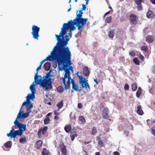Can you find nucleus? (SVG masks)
Masks as SVG:
<instances>
[{"mask_svg": "<svg viewBox=\"0 0 155 155\" xmlns=\"http://www.w3.org/2000/svg\"><path fill=\"white\" fill-rule=\"evenodd\" d=\"M78 23L72 20L69 21L68 23H64L63 27L61 29V31L59 35H58V37L63 38L64 39V35L67 33V30L70 29L71 31H73L76 29V27L74 25H76L78 27Z\"/></svg>", "mask_w": 155, "mask_h": 155, "instance_id": "3", "label": "nucleus"}, {"mask_svg": "<svg viewBox=\"0 0 155 155\" xmlns=\"http://www.w3.org/2000/svg\"><path fill=\"white\" fill-rule=\"evenodd\" d=\"M57 46H55L53 51L51 52V55L48 56L45 59L47 61H52L56 60L58 63V57L57 54L56 50Z\"/></svg>", "mask_w": 155, "mask_h": 155, "instance_id": "8", "label": "nucleus"}, {"mask_svg": "<svg viewBox=\"0 0 155 155\" xmlns=\"http://www.w3.org/2000/svg\"><path fill=\"white\" fill-rule=\"evenodd\" d=\"M82 106L81 103H78V107L79 108H81L82 107Z\"/></svg>", "mask_w": 155, "mask_h": 155, "instance_id": "50", "label": "nucleus"}, {"mask_svg": "<svg viewBox=\"0 0 155 155\" xmlns=\"http://www.w3.org/2000/svg\"><path fill=\"white\" fill-rule=\"evenodd\" d=\"M98 143L99 145H100L101 146L103 147V143L102 140H99L98 141Z\"/></svg>", "mask_w": 155, "mask_h": 155, "instance_id": "44", "label": "nucleus"}, {"mask_svg": "<svg viewBox=\"0 0 155 155\" xmlns=\"http://www.w3.org/2000/svg\"><path fill=\"white\" fill-rule=\"evenodd\" d=\"M26 141V139L25 137H22L19 140V142L21 143H23L24 142H25Z\"/></svg>", "mask_w": 155, "mask_h": 155, "instance_id": "34", "label": "nucleus"}, {"mask_svg": "<svg viewBox=\"0 0 155 155\" xmlns=\"http://www.w3.org/2000/svg\"><path fill=\"white\" fill-rule=\"evenodd\" d=\"M95 155H100V153L99 152H96Z\"/></svg>", "mask_w": 155, "mask_h": 155, "instance_id": "64", "label": "nucleus"}, {"mask_svg": "<svg viewBox=\"0 0 155 155\" xmlns=\"http://www.w3.org/2000/svg\"><path fill=\"white\" fill-rule=\"evenodd\" d=\"M57 91L58 92L61 93L63 91V88L60 86L58 87L57 89Z\"/></svg>", "mask_w": 155, "mask_h": 155, "instance_id": "38", "label": "nucleus"}, {"mask_svg": "<svg viewBox=\"0 0 155 155\" xmlns=\"http://www.w3.org/2000/svg\"><path fill=\"white\" fill-rule=\"evenodd\" d=\"M43 143V142L41 140H39L37 141L35 143V147L37 149L40 148L42 146V145Z\"/></svg>", "mask_w": 155, "mask_h": 155, "instance_id": "19", "label": "nucleus"}, {"mask_svg": "<svg viewBox=\"0 0 155 155\" xmlns=\"http://www.w3.org/2000/svg\"><path fill=\"white\" fill-rule=\"evenodd\" d=\"M94 81L96 83V84H99L98 82L97 81V80L96 79H94Z\"/></svg>", "mask_w": 155, "mask_h": 155, "instance_id": "58", "label": "nucleus"}, {"mask_svg": "<svg viewBox=\"0 0 155 155\" xmlns=\"http://www.w3.org/2000/svg\"><path fill=\"white\" fill-rule=\"evenodd\" d=\"M48 150H47L46 148H44L42 152V155H48L49 153Z\"/></svg>", "mask_w": 155, "mask_h": 155, "instance_id": "28", "label": "nucleus"}, {"mask_svg": "<svg viewBox=\"0 0 155 155\" xmlns=\"http://www.w3.org/2000/svg\"><path fill=\"white\" fill-rule=\"evenodd\" d=\"M78 76L79 78V82L80 84H81L82 88L85 87L87 90L89 89L90 86L87 82V80H86L85 78L82 76H79L78 74Z\"/></svg>", "mask_w": 155, "mask_h": 155, "instance_id": "9", "label": "nucleus"}, {"mask_svg": "<svg viewBox=\"0 0 155 155\" xmlns=\"http://www.w3.org/2000/svg\"><path fill=\"white\" fill-rule=\"evenodd\" d=\"M65 72L64 77V78H61L62 81L64 83L65 89L67 90L70 88V80L71 79L70 77V72L69 69L68 68L63 69Z\"/></svg>", "mask_w": 155, "mask_h": 155, "instance_id": "5", "label": "nucleus"}, {"mask_svg": "<svg viewBox=\"0 0 155 155\" xmlns=\"http://www.w3.org/2000/svg\"><path fill=\"white\" fill-rule=\"evenodd\" d=\"M133 61L135 63L136 65H139L140 64V61L138 60V58H134L133 60Z\"/></svg>", "mask_w": 155, "mask_h": 155, "instance_id": "35", "label": "nucleus"}, {"mask_svg": "<svg viewBox=\"0 0 155 155\" xmlns=\"http://www.w3.org/2000/svg\"><path fill=\"white\" fill-rule=\"evenodd\" d=\"M71 140L72 141L74 140V138H75V136L74 135H72L71 136Z\"/></svg>", "mask_w": 155, "mask_h": 155, "instance_id": "52", "label": "nucleus"}, {"mask_svg": "<svg viewBox=\"0 0 155 155\" xmlns=\"http://www.w3.org/2000/svg\"><path fill=\"white\" fill-rule=\"evenodd\" d=\"M83 155H88L87 152L85 150H84L83 152Z\"/></svg>", "mask_w": 155, "mask_h": 155, "instance_id": "49", "label": "nucleus"}, {"mask_svg": "<svg viewBox=\"0 0 155 155\" xmlns=\"http://www.w3.org/2000/svg\"><path fill=\"white\" fill-rule=\"evenodd\" d=\"M82 11L83 10H79V14L82 15L83 13V12H82Z\"/></svg>", "mask_w": 155, "mask_h": 155, "instance_id": "61", "label": "nucleus"}, {"mask_svg": "<svg viewBox=\"0 0 155 155\" xmlns=\"http://www.w3.org/2000/svg\"><path fill=\"white\" fill-rule=\"evenodd\" d=\"M5 146L7 148H10L12 146L11 141H8L4 144Z\"/></svg>", "mask_w": 155, "mask_h": 155, "instance_id": "26", "label": "nucleus"}, {"mask_svg": "<svg viewBox=\"0 0 155 155\" xmlns=\"http://www.w3.org/2000/svg\"><path fill=\"white\" fill-rule=\"evenodd\" d=\"M140 58L141 60H143L144 58L143 56L142 55H140Z\"/></svg>", "mask_w": 155, "mask_h": 155, "instance_id": "55", "label": "nucleus"}, {"mask_svg": "<svg viewBox=\"0 0 155 155\" xmlns=\"http://www.w3.org/2000/svg\"><path fill=\"white\" fill-rule=\"evenodd\" d=\"M7 136L8 137L13 138L14 139V140L17 136H19L21 137L18 131L17 130H15L14 129H12L10 131L9 133L7 134Z\"/></svg>", "mask_w": 155, "mask_h": 155, "instance_id": "11", "label": "nucleus"}, {"mask_svg": "<svg viewBox=\"0 0 155 155\" xmlns=\"http://www.w3.org/2000/svg\"><path fill=\"white\" fill-rule=\"evenodd\" d=\"M110 13V11H108L106 13H105L104 15V16L105 17L106 15H107V14H109Z\"/></svg>", "mask_w": 155, "mask_h": 155, "instance_id": "62", "label": "nucleus"}, {"mask_svg": "<svg viewBox=\"0 0 155 155\" xmlns=\"http://www.w3.org/2000/svg\"><path fill=\"white\" fill-rule=\"evenodd\" d=\"M69 34L70 36L71 37L72 35V31H71V30H70V31H69Z\"/></svg>", "mask_w": 155, "mask_h": 155, "instance_id": "57", "label": "nucleus"}, {"mask_svg": "<svg viewBox=\"0 0 155 155\" xmlns=\"http://www.w3.org/2000/svg\"><path fill=\"white\" fill-rule=\"evenodd\" d=\"M114 155H120V153L117 151H115L113 153Z\"/></svg>", "mask_w": 155, "mask_h": 155, "instance_id": "51", "label": "nucleus"}, {"mask_svg": "<svg viewBox=\"0 0 155 155\" xmlns=\"http://www.w3.org/2000/svg\"><path fill=\"white\" fill-rule=\"evenodd\" d=\"M60 147H61V150L62 153L66 155L67 154V152L66 147L64 144H63L62 145L60 146Z\"/></svg>", "mask_w": 155, "mask_h": 155, "instance_id": "18", "label": "nucleus"}, {"mask_svg": "<svg viewBox=\"0 0 155 155\" xmlns=\"http://www.w3.org/2000/svg\"><path fill=\"white\" fill-rule=\"evenodd\" d=\"M97 132V128L95 127H93L91 129V133L93 135H95Z\"/></svg>", "mask_w": 155, "mask_h": 155, "instance_id": "25", "label": "nucleus"}, {"mask_svg": "<svg viewBox=\"0 0 155 155\" xmlns=\"http://www.w3.org/2000/svg\"><path fill=\"white\" fill-rule=\"evenodd\" d=\"M71 126L70 124L66 125L64 127L65 131L67 133H69L71 130Z\"/></svg>", "mask_w": 155, "mask_h": 155, "instance_id": "21", "label": "nucleus"}, {"mask_svg": "<svg viewBox=\"0 0 155 155\" xmlns=\"http://www.w3.org/2000/svg\"><path fill=\"white\" fill-rule=\"evenodd\" d=\"M154 37L152 35H147L146 37V41L149 43H152L154 40Z\"/></svg>", "mask_w": 155, "mask_h": 155, "instance_id": "17", "label": "nucleus"}, {"mask_svg": "<svg viewBox=\"0 0 155 155\" xmlns=\"http://www.w3.org/2000/svg\"><path fill=\"white\" fill-rule=\"evenodd\" d=\"M79 119V120L83 123H84L86 121L85 118L83 116H80Z\"/></svg>", "mask_w": 155, "mask_h": 155, "instance_id": "36", "label": "nucleus"}, {"mask_svg": "<svg viewBox=\"0 0 155 155\" xmlns=\"http://www.w3.org/2000/svg\"><path fill=\"white\" fill-rule=\"evenodd\" d=\"M147 17L149 18H151L154 17V15L153 12L151 11H149L147 13Z\"/></svg>", "mask_w": 155, "mask_h": 155, "instance_id": "23", "label": "nucleus"}, {"mask_svg": "<svg viewBox=\"0 0 155 155\" xmlns=\"http://www.w3.org/2000/svg\"><path fill=\"white\" fill-rule=\"evenodd\" d=\"M63 106V100H62L59 103H58L57 104V106L58 108V110L61 108Z\"/></svg>", "mask_w": 155, "mask_h": 155, "instance_id": "24", "label": "nucleus"}, {"mask_svg": "<svg viewBox=\"0 0 155 155\" xmlns=\"http://www.w3.org/2000/svg\"><path fill=\"white\" fill-rule=\"evenodd\" d=\"M80 14H78L76 15V18L73 21L78 23V32L81 33L82 31L83 27L86 24L88 19L87 18H80Z\"/></svg>", "mask_w": 155, "mask_h": 155, "instance_id": "6", "label": "nucleus"}, {"mask_svg": "<svg viewBox=\"0 0 155 155\" xmlns=\"http://www.w3.org/2000/svg\"><path fill=\"white\" fill-rule=\"evenodd\" d=\"M135 51H132L129 53V55L131 56H134L135 55Z\"/></svg>", "mask_w": 155, "mask_h": 155, "instance_id": "41", "label": "nucleus"}, {"mask_svg": "<svg viewBox=\"0 0 155 155\" xmlns=\"http://www.w3.org/2000/svg\"><path fill=\"white\" fill-rule=\"evenodd\" d=\"M132 89L133 91H135L137 89V84L136 83H134L132 84Z\"/></svg>", "mask_w": 155, "mask_h": 155, "instance_id": "33", "label": "nucleus"}, {"mask_svg": "<svg viewBox=\"0 0 155 155\" xmlns=\"http://www.w3.org/2000/svg\"><path fill=\"white\" fill-rule=\"evenodd\" d=\"M21 108L20 109L18 115H17V117L16 120H17V119L18 118H22L23 114H22V112H21Z\"/></svg>", "mask_w": 155, "mask_h": 155, "instance_id": "31", "label": "nucleus"}, {"mask_svg": "<svg viewBox=\"0 0 155 155\" xmlns=\"http://www.w3.org/2000/svg\"><path fill=\"white\" fill-rule=\"evenodd\" d=\"M141 91L137 90V92L136 94V96L137 97H138V98L139 97H140V95L141 94Z\"/></svg>", "mask_w": 155, "mask_h": 155, "instance_id": "40", "label": "nucleus"}, {"mask_svg": "<svg viewBox=\"0 0 155 155\" xmlns=\"http://www.w3.org/2000/svg\"><path fill=\"white\" fill-rule=\"evenodd\" d=\"M103 116L104 118L106 119L108 118L109 115L108 113L104 112H103Z\"/></svg>", "mask_w": 155, "mask_h": 155, "instance_id": "39", "label": "nucleus"}, {"mask_svg": "<svg viewBox=\"0 0 155 155\" xmlns=\"http://www.w3.org/2000/svg\"><path fill=\"white\" fill-rule=\"evenodd\" d=\"M129 86L126 83L125 84L124 87V89L126 90H128L129 89Z\"/></svg>", "mask_w": 155, "mask_h": 155, "instance_id": "42", "label": "nucleus"}, {"mask_svg": "<svg viewBox=\"0 0 155 155\" xmlns=\"http://www.w3.org/2000/svg\"><path fill=\"white\" fill-rule=\"evenodd\" d=\"M82 10H85L86 9V7L85 6V5L84 4H83L82 5Z\"/></svg>", "mask_w": 155, "mask_h": 155, "instance_id": "48", "label": "nucleus"}, {"mask_svg": "<svg viewBox=\"0 0 155 155\" xmlns=\"http://www.w3.org/2000/svg\"><path fill=\"white\" fill-rule=\"evenodd\" d=\"M14 123L15 127L19 129V130H17L22 137L23 135V132L25 131L26 130V125L20 123L17 120H15Z\"/></svg>", "mask_w": 155, "mask_h": 155, "instance_id": "7", "label": "nucleus"}, {"mask_svg": "<svg viewBox=\"0 0 155 155\" xmlns=\"http://www.w3.org/2000/svg\"><path fill=\"white\" fill-rule=\"evenodd\" d=\"M51 76L50 72H49L46 76H43L42 79L41 75H37V72L35 74V82H34L31 85L33 84L35 86L36 84H40L43 87L44 91L51 90L52 87V79L50 78Z\"/></svg>", "mask_w": 155, "mask_h": 155, "instance_id": "2", "label": "nucleus"}, {"mask_svg": "<svg viewBox=\"0 0 155 155\" xmlns=\"http://www.w3.org/2000/svg\"><path fill=\"white\" fill-rule=\"evenodd\" d=\"M141 50L145 52H148V50L147 47L145 45H143L141 47Z\"/></svg>", "mask_w": 155, "mask_h": 155, "instance_id": "29", "label": "nucleus"}, {"mask_svg": "<svg viewBox=\"0 0 155 155\" xmlns=\"http://www.w3.org/2000/svg\"><path fill=\"white\" fill-rule=\"evenodd\" d=\"M40 28L35 25L32 26V32L31 34L33 35V37L35 39L38 40V38L39 36V32Z\"/></svg>", "mask_w": 155, "mask_h": 155, "instance_id": "10", "label": "nucleus"}, {"mask_svg": "<svg viewBox=\"0 0 155 155\" xmlns=\"http://www.w3.org/2000/svg\"><path fill=\"white\" fill-rule=\"evenodd\" d=\"M114 36V32L113 31H110L109 33V36L110 38H113Z\"/></svg>", "mask_w": 155, "mask_h": 155, "instance_id": "37", "label": "nucleus"}, {"mask_svg": "<svg viewBox=\"0 0 155 155\" xmlns=\"http://www.w3.org/2000/svg\"><path fill=\"white\" fill-rule=\"evenodd\" d=\"M152 132L153 134L155 136V126L153 127V128L152 129Z\"/></svg>", "mask_w": 155, "mask_h": 155, "instance_id": "47", "label": "nucleus"}, {"mask_svg": "<svg viewBox=\"0 0 155 155\" xmlns=\"http://www.w3.org/2000/svg\"><path fill=\"white\" fill-rule=\"evenodd\" d=\"M90 73V71L88 68L87 66L84 67L83 71V73L85 77L88 76L89 75Z\"/></svg>", "mask_w": 155, "mask_h": 155, "instance_id": "16", "label": "nucleus"}, {"mask_svg": "<svg viewBox=\"0 0 155 155\" xmlns=\"http://www.w3.org/2000/svg\"><path fill=\"white\" fill-rule=\"evenodd\" d=\"M50 121V120L48 117H46L44 120V123L45 124H49Z\"/></svg>", "mask_w": 155, "mask_h": 155, "instance_id": "30", "label": "nucleus"}, {"mask_svg": "<svg viewBox=\"0 0 155 155\" xmlns=\"http://www.w3.org/2000/svg\"><path fill=\"white\" fill-rule=\"evenodd\" d=\"M69 66L70 65H68V68L69 67ZM68 69H69V70H71V71H73V68L71 66H70L69 67V68H68Z\"/></svg>", "mask_w": 155, "mask_h": 155, "instance_id": "56", "label": "nucleus"}, {"mask_svg": "<svg viewBox=\"0 0 155 155\" xmlns=\"http://www.w3.org/2000/svg\"><path fill=\"white\" fill-rule=\"evenodd\" d=\"M150 1L153 4L155 5V0H150Z\"/></svg>", "mask_w": 155, "mask_h": 155, "instance_id": "59", "label": "nucleus"}, {"mask_svg": "<svg viewBox=\"0 0 155 155\" xmlns=\"http://www.w3.org/2000/svg\"><path fill=\"white\" fill-rule=\"evenodd\" d=\"M54 114L55 116H58L59 113L58 112L57 110H55L54 111Z\"/></svg>", "mask_w": 155, "mask_h": 155, "instance_id": "46", "label": "nucleus"}, {"mask_svg": "<svg viewBox=\"0 0 155 155\" xmlns=\"http://www.w3.org/2000/svg\"><path fill=\"white\" fill-rule=\"evenodd\" d=\"M91 142V141H88L87 142H86V141H85L84 142V143L85 144H88V143H90Z\"/></svg>", "mask_w": 155, "mask_h": 155, "instance_id": "63", "label": "nucleus"}, {"mask_svg": "<svg viewBox=\"0 0 155 155\" xmlns=\"http://www.w3.org/2000/svg\"><path fill=\"white\" fill-rule=\"evenodd\" d=\"M112 19V16H110L109 17H107L105 19V22L106 23H109L111 22Z\"/></svg>", "mask_w": 155, "mask_h": 155, "instance_id": "27", "label": "nucleus"}, {"mask_svg": "<svg viewBox=\"0 0 155 155\" xmlns=\"http://www.w3.org/2000/svg\"><path fill=\"white\" fill-rule=\"evenodd\" d=\"M55 36L58 41L55 46H57L58 64L59 70L62 71L63 69L68 68V65H71L72 64L71 52L68 47H65L69 39H66L65 41L64 39L58 37V35L56 34Z\"/></svg>", "mask_w": 155, "mask_h": 155, "instance_id": "1", "label": "nucleus"}, {"mask_svg": "<svg viewBox=\"0 0 155 155\" xmlns=\"http://www.w3.org/2000/svg\"><path fill=\"white\" fill-rule=\"evenodd\" d=\"M130 19L131 22L134 24H137L138 18L137 15L134 14H131L130 16Z\"/></svg>", "mask_w": 155, "mask_h": 155, "instance_id": "13", "label": "nucleus"}, {"mask_svg": "<svg viewBox=\"0 0 155 155\" xmlns=\"http://www.w3.org/2000/svg\"><path fill=\"white\" fill-rule=\"evenodd\" d=\"M137 113L140 115H142L143 114V112L141 106L140 105H139L137 107Z\"/></svg>", "mask_w": 155, "mask_h": 155, "instance_id": "20", "label": "nucleus"}, {"mask_svg": "<svg viewBox=\"0 0 155 155\" xmlns=\"http://www.w3.org/2000/svg\"><path fill=\"white\" fill-rule=\"evenodd\" d=\"M41 65H40L36 69V71H37L38 72V71L40 69H41Z\"/></svg>", "mask_w": 155, "mask_h": 155, "instance_id": "54", "label": "nucleus"}, {"mask_svg": "<svg viewBox=\"0 0 155 155\" xmlns=\"http://www.w3.org/2000/svg\"><path fill=\"white\" fill-rule=\"evenodd\" d=\"M47 61L46 59H45L43 60L41 62H40V65H41V66L44 63L45 61Z\"/></svg>", "mask_w": 155, "mask_h": 155, "instance_id": "53", "label": "nucleus"}, {"mask_svg": "<svg viewBox=\"0 0 155 155\" xmlns=\"http://www.w3.org/2000/svg\"><path fill=\"white\" fill-rule=\"evenodd\" d=\"M48 129V127L45 126L43 128H41L38 131V135L39 138L41 137V134L44 135L45 134Z\"/></svg>", "mask_w": 155, "mask_h": 155, "instance_id": "12", "label": "nucleus"}, {"mask_svg": "<svg viewBox=\"0 0 155 155\" xmlns=\"http://www.w3.org/2000/svg\"><path fill=\"white\" fill-rule=\"evenodd\" d=\"M71 83L72 84V89L74 91L80 92L81 91V87H79L78 85H77L75 83L73 79L71 80Z\"/></svg>", "mask_w": 155, "mask_h": 155, "instance_id": "14", "label": "nucleus"}, {"mask_svg": "<svg viewBox=\"0 0 155 155\" xmlns=\"http://www.w3.org/2000/svg\"><path fill=\"white\" fill-rule=\"evenodd\" d=\"M52 114L51 112L49 113L47 115L46 117H48V116H50Z\"/></svg>", "mask_w": 155, "mask_h": 155, "instance_id": "60", "label": "nucleus"}, {"mask_svg": "<svg viewBox=\"0 0 155 155\" xmlns=\"http://www.w3.org/2000/svg\"><path fill=\"white\" fill-rule=\"evenodd\" d=\"M30 88L31 92V94H28L26 97V101H25L22 104L21 106V108L24 105H26L28 108V111L31 110V108L33 107V105L31 104V99H34L35 98V94L36 92V90L35 87V85L33 84L31 85Z\"/></svg>", "mask_w": 155, "mask_h": 155, "instance_id": "4", "label": "nucleus"}, {"mask_svg": "<svg viewBox=\"0 0 155 155\" xmlns=\"http://www.w3.org/2000/svg\"><path fill=\"white\" fill-rule=\"evenodd\" d=\"M135 1L137 5V8L138 11H141L143 10V7L141 4L142 0H135Z\"/></svg>", "mask_w": 155, "mask_h": 155, "instance_id": "15", "label": "nucleus"}, {"mask_svg": "<svg viewBox=\"0 0 155 155\" xmlns=\"http://www.w3.org/2000/svg\"><path fill=\"white\" fill-rule=\"evenodd\" d=\"M108 108L106 107L104 108L103 110V112H104L107 113H108Z\"/></svg>", "mask_w": 155, "mask_h": 155, "instance_id": "43", "label": "nucleus"}, {"mask_svg": "<svg viewBox=\"0 0 155 155\" xmlns=\"http://www.w3.org/2000/svg\"><path fill=\"white\" fill-rule=\"evenodd\" d=\"M59 117L58 116H55L54 117V119L55 121H56L59 119Z\"/></svg>", "mask_w": 155, "mask_h": 155, "instance_id": "45", "label": "nucleus"}, {"mask_svg": "<svg viewBox=\"0 0 155 155\" xmlns=\"http://www.w3.org/2000/svg\"><path fill=\"white\" fill-rule=\"evenodd\" d=\"M31 112V110H30L28 111L27 113H23L22 115V118H26L28 117L29 114L28 113H30Z\"/></svg>", "mask_w": 155, "mask_h": 155, "instance_id": "32", "label": "nucleus"}, {"mask_svg": "<svg viewBox=\"0 0 155 155\" xmlns=\"http://www.w3.org/2000/svg\"><path fill=\"white\" fill-rule=\"evenodd\" d=\"M51 64L50 62H47L44 64V68L45 70L48 71L50 68Z\"/></svg>", "mask_w": 155, "mask_h": 155, "instance_id": "22", "label": "nucleus"}]
</instances>
